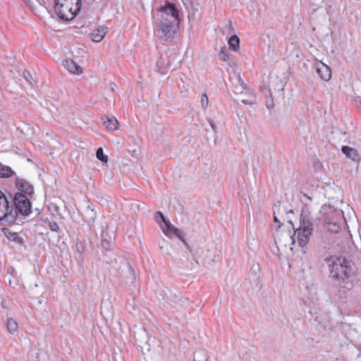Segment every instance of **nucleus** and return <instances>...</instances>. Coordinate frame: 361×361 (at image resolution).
I'll list each match as a JSON object with an SVG mask.
<instances>
[{"label":"nucleus","instance_id":"obj_1","mask_svg":"<svg viewBox=\"0 0 361 361\" xmlns=\"http://www.w3.org/2000/svg\"><path fill=\"white\" fill-rule=\"evenodd\" d=\"M352 261L345 257H336L329 266V277L334 280L339 298L345 297L353 287L355 270Z\"/></svg>","mask_w":361,"mask_h":361},{"label":"nucleus","instance_id":"obj_2","mask_svg":"<svg viewBox=\"0 0 361 361\" xmlns=\"http://www.w3.org/2000/svg\"><path fill=\"white\" fill-rule=\"evenodd\" d=\"M157 11L159 14L157 23V31L162 39L171 42L175 38L179 30V11L174 4L169 1H166Z\"/></svg>","mask_w":361,"mask_h":361},{"label":"nucleus","instance_id":"obj_3","mask_svg":"<svg viewBox=\"0 0 361 361\" xmlns=\"http://www.w3.org/2000/svg\"><path fill=\"white\" fill-rule=\"evenodd\" d=\"M107 264H109V271L110 274L125 280L126 283L135 281L136 276L134 269L126 259L121 258L118 260L114 258L113 260L108 262Z\"/></svg>","mask_w":361,"mask_h":361},{"label":"nucleus","instance_id":"obj_4","mask_svg":"<svg viewBox=\"0 0 361 361\" xmlns=\"http://www.w3.org/2000/svg\"><path fill=\"white\" fill-rule=\"evenodd\" d=\"M81 8V0H55L54 10L63 20L69 21L75 18Z\"/></svg>","mask_w":361,"mask_h":361},{"label":"nucleus","instance_id":"obj_5","mask_svg":"<svg viewBox=\"0 0 361 361\" xmlns=\"http://www.w3.org/2000/svg\"><path fill=\"white\" fill-rule=\"evenodd\" d=\"M193 259L197 265L210 266L214 262L216 249L214 247H199L193 252L190 250Z\"/></svg>","mask_w":361,"mask_h":361},{"label":"nucleus","instance_id":"obj_6","mask_svg":"<svg viewBox=\"0 0 361 361\" xmlns=\"http://www.w3.org/2000/svg\"><path fill=\"white\" fill-rule=\"evenodd\" d=\"M302 219L300 220V226L294 232V236L297 234L298 244L304 247L310 240V236L312 233V224L309 220H305L302 215Z\"/></svg>","mask_w":361,"mask_h":361},{"label":"nucleus","instance_id":"obj_7","mask_svg":"<svg viewBox=\"0 0 361 361\" xmlns=\"http://www.w3.org/2000/svg\"><path fill=\"white\" fill-rule=\"evenodd\" d=\"M15 209L23 216H28L31 212L32 204L27 197L23 192H16L13 197Z\"/></svg>","mask_w":361,"mask_h":361},{"label":"nucleus","instance_id":"obj_8","mask_svg":"<svg viewBox=\"0 0 361 361\" xmlns=\"http://www.w3.org/2000/svg\"><path fill=\"white\" fill-rule=\"evenodd\" d=\"M237 80V85L235 87V94H243L248 95L247 99H243L241 100L242 103L245 105H252L254 104H256V96L255 93L251 91L244 83L243 80H242L241 77L238 75L236 78Z\"/></svg>","mask_w":361,"mask_h":361},{"label":"nucleus","instance_id":"obj_9","mask_svg":"<svg viewBox=\"0 0 361 361\" xmlns=\"http://www.w3.org/2000/svg\"><path fill=\"white\" fill-rule=\"evenodd\" d=\"M7 204L0 202V221L3 225L11 224L14 223L17 219L16 211L10 209L9 201L7 199Z\"/></svg>","mask_w":361,"mask_h":361},{"label":"nucleus","instance_id":"obj_10","mask_svg":"<svg viewBox=\"0 0 361 361\" xmlns=\"http://www.w3.org/2000/svg\"><path fill=\"white\" fill-rule=\"evenodd\" d=\"M154 219L155 221L159 224L163 233L169 235L171 234H176L178 233V229L171 225L169 220L167 219L161 212H155L154 215Z\"/></svg>","mask_w":361,"mask_h":361},{"label":"nucleus","instance_id":"obj_11","mask_svg":"<svg viewBox=\"0 0 361 361\" xmlns=\"http://www.w3.org/2000/svg\"><path fill=\"white\" fill-rule=\"evenodd\" d=\"M273 212L274 215H278L281 216V219H282L283 221L286 220L288 224L293 226V222L290 219H289L288 218H284L285 215L293 214V209L288 210L286 207H285V205L283 203H281V202H278L273 207Z\"/></svg>","mask_w":361,"mask_h":361},{"label":"nucleus","instance_id":"obj_12","mask_svg":"<svg viewBox=\"0 0 361 361\" xmlns=\"http://www.w3.org/2000/svg\"><path fill=\"white\" fill-rule=\"evenodd\" d=\"M315 68L318 75L322 80L328 81L331 79V71L327 65L322 61H317L315 63Z\"/></svg>","mask_w":361,"mask_h":361},{"label":"nucleus","instance_id":"obj_13","mask_svg":"<svg viewBox=\"0 0 361 361\" xmlns=\"http://www.w3.org/2000/svg\"><path fill=\"white\" fill-rule=\"evenodd\" d=\"M16 185L17 188L25 193L31 195L34 193L33 186L25 179L16 178Z\"/></svg>","mask_w":361,"mask_h":361},{"label":"nucleus","instance_id":"obj_14","mask_svg":"<svg viewBox=\"0 0 361 361\" xmlns=\"http://www.w3.org/2000/svg\"><path fill=\"white\" fill-rule=\"evenodd\" d=\"M325 216H329L331 219V221H338L342 215L341 210L336 209L330 206L323 205L321 209Z\"/></svg>","mask_w":361,"mask_h":361},{"label":"nucleus","instance_id":"obj_15","mask_svg":"<svg viewBox=\"0 0 361 361\" xmlns=\"http://www.w3.org/2000/svg\"><path fill=\"white\" fill-rule=\"evenodd\" d=\"M324 226L326 230L333 233H338L341 228L339 221H331V219L329 216L324 217Z\"/></svg>","mask_w":361,"mask_h":361},{"label":"nucleus","instance_id":"obj_16","mask_svg":"<svg viewBox=\"0 0 361 361\" xmlns=\"http://www.w3.org/2000/svg\"><path fill=\"white\" fill-rule=\"evenodd\" d=\"M157 71L161 74H165L166 71L171 68V63L166 54H161L159 59L157 61Z\"/></svg>","mask_w":361,"mask_h":361},{"label":"nucleus","instance_id":"obj_17","mask_svg":"<svg viewBox=\"0 0 361 361\" xmlns=\"http://www.w3.org/2000/svg\"><path fill=\"white\" fill-rule=\"evenodd\" d=\"M63 63L65 68L71 73L80 75L82 73V68L72 59H66Z\"/></svg>","mask_w":361,"mask_h":361},{"label":"nucleus","instance_id":"obj_18","mask_svg":"<svg viewBox=\"0 0 361 361\" xmlns=\"http://www.w3.org/2000/svg\"><path fill=\"white\" fill-rule=\"evenodd\" d=\"M102 120L103 125L105 126L108 130H115L117 129L118 122L115 117L105 116L102 118Z\"/></svg>","mask_w":361,"mask_h":361},{"label":"nucleus","instance_id":"obj_19","mask_svg":"<svg viewBox=\"0 0 361 361\" xmlns=\"http://www.w3.org/2000/svg\"><path fill=\"white\" fill-rule=\"evenodd\" d=\"M106 34V27H99L93 30L92 33V39L93 42H101Z\"/></svg>","mask_w":361,"mask_h":361},{"label":"nucleus","instance_id":"obj_20","mask_svg":"<svg viewBox=\"0 0 361 361\" xmlns=\"http://www.w3.org/2000/svg\"><path fill=\"white\" fill-rule=\"evenodd\" d=\"M105 231H102L101 237H102V242H101V246L102 249L105 251L110 250L113 246L114 242L111 238H109L107 239L105 235Z\"/></svg>","mask_w":361,"mask_h":361},{"label":"nucleus","instance_id":"obj_21","mask_svg":"<svg viewBox=\"0 0 361 361\" xmlns=\"http://www.w3.org/2000/svg\"><path fill=\"white\" fill-rule=\"evenodd\" d=\"M14 171L11 167L0 164V177L9 178L14 175Z\"/></svg>","mask_w":361,"mask_h":361},{"label":"nucleus","instance_id":"obj_22","mask_svg":"<svg viewBox=\"0 0 361 361\" xmlns=\"http://www.w3.org/2000/svg\"><path fill=\"white\" fill-rule=\"evenodd\" d=\"M341 151L348 158H354L358 156L357 149L348 146H343Z\"/></svg>","mask_w":361,"mask_h":361},{"label":"nucleus","instance_id":"obj_23","mask_svg":"<svg viewBox=\"0 0 361 361\" xmlns=\"http://www.w3.org/2000/svg\"><path fill=\"white\" fill-rule=\"evenodd\" d=\"M240 39L238 36L233 35L228 40L229 48L231 50L237 51L239 48Z\"/></svg>","mask_w":361,"mask_h":361},{"label":"nucleus","instance_id":"obj_24","mask_svg":"<svg viewBox=\"0 0 361 361\" xmlns=\"http://www.w3.org/2000/svg\"><path fill=\"white\" fill-rule=\"evenodd\" d=\"M194 361H207L206 352L203 350H199L195 352Z\"/></svg>","mask_w":361,"mask_h":361},{"label":"nucleus","instance_id":"obj_25","mask_svg":"<svg viewBox=\"0 0 361 361\" xmlns=\"http://www.w3.org/2000/svg\"><path fill=\"white\" fill-rule=\"evenodd\" d=\"M6 327L10 333H13L18 330V324L12 318L8 319Z\"/></svg>","mask_w":361,"mask_h":361},{"label":"nucleus","instance_id":"obj_26","mask_svg":"<svg viewBox=\"0 0 361 361\" xmlns=\"http://www.w3.org/2000/svg\"><path fill=\"white\" fill-rule=\"evenodd\" d=\"M7 237L10 240L16 242L20 245H23V239L20 237L17 233H9Z\"/></svg>","mask_w":361,"mask_h":361},{"label":"nucleus","instance_id":"obj_27","mask_svg":"<svg viewBox=\"0 0 361 361\" xmlns=\"http://www.w3.org/2000/svg\"><path fill=\"white\" fill-rule=\"evenodd\" d=\"M86 221H94L96 218V214L94 212V210L90 208V206L87 207L86 209Z\"/></svg>","mask_w":361,"mask_h":361},{"label":"nucleus","instance_id":"obj_28","mask_svg":"<svg viewBox=\"0 0 361 361\" xmlns=\"http://www.w3.org/2000/svg\"><path fill=\"white\" fill-rule=\"evenodd\" d=\"M184 4L187 9H189V8H190L194 11H198L199 4L197 3H194L190 0H186V1L184 2Z\"/></svg>","mask_w":361,"mask_h":361},{"label":"nucleus","instance_id":"obj_29","mask_svg":"<svg viewBox=\"0 0 361 361\" xmlns=\"http://www.w3.org/2000/svg\"><path fill=\"white\" fill-rule=\"evenodd\" d=\"M23 77L30 84L35 82V80L31 75V73L27 71H24L23 72Z\"/></svg>","mask_w":361,"mask_h":361},{"label":"nucleus","instance_id":"obj_30","mask_svg":"<svg viewBox=\"0 0 361 361\" xmlns=\"http://www.w3.org/2000/svg\"><path fill=\"white\" fill-rule=\"evenodd\" d=\"M201 104L203 109H206L208 106L209 104V99L207 95L204 93L202 94L201 97Z\"/></svg>","mask_w":361,"mask_h":361},{"label":"nucleus","instance_id":"obj_31","mask_svg":"<svg viewBox=\"0 0 361 361\" xmlns=\"http://www.w3.org/2000/svg\"><path fill=\"white\" fill-rule=\"evenodd\" d=\"M48 226L49 229L52 231L58 232L59 231V226L58 224L55 221H49L48 223Z\"/></svg>","mask_w":361,"mask_h":361},{"label":"nucleus","instance_id":"obj_32","mask_svg":"<svg viewBox=\"0 0 361 361\" xmlns=\"http://www.w3.org/2000/svg\"><path fill=\"white\" fill-rule=\"evenodd\" d=\"M219 57L221 60L224 61H226L228 60V56L226 53V51L224 49H221L219 53Z\"/></svg>","mask_w":361,"mask_h":361},{"label":"nucleus","instance_id":"obj_33","mask_svg":"<svg viewBox=\"0 0 361 361\" xmlns=\"http://www.w3.org/2000/svg\"><path fill=\"white\" fill-rule=\"evenodd\" d=\"M96 158H109L107 155L104 154L103 148L99 147L96 151Z\"/></svg>","mask_w":361,"mask_h":361},{"label":"nucleus","instance_id":"obj_34","mask_svg":"<svg viewBox=\"0 0 361 361\" xmlns=\"http://www.w3.org/2000/svg\"><path fill=\"white\" fill-rule=\"evenodd\" d=\"M280 218H281V216H279L278 215H274V222L279 224V225L277 226L278 228H280L282 226V225H283V224L280 221Z\"/></svg>","mask_w":361,"mask_h":361},{"label":"nucleus","instance_id":"obj_35","mask_svg":"<svg viewBox=\"0 0 361 361\" xmlns=\"http://www.w3.org/2000/svg\"><path fill=\"white\" fill-rule=\"evenodd\" d=\"M7 197L0 190V202L7 204Z\"/></svg>","mask_w":361,"mask_h":361},{"label":"nucleus","instance_id":"obj_36","mask_svg":"<svg viewBox=\"0 0 361 361\" xmlns=\"http://www.w3.org/2000/svg\"><path fill=\"white\" fill-rule=\"evenodd\" d=\"M322 167V164L320 163L319 161H316L314 164V168L315 170H320Z\"/></svg>","mask_w":361,"mask_h":361},{"label":"nucleus","instance_id":"obj_37","mask_svg":"<svg viewBox=\"0 0 361 361\" xmlns=\"http://www.w3.org/2000/svg\"><path fill=\"white\" fill-rule=\"evenodd\" d=\"M266 105H267V107L268 109H271L274 107V102L272 99L269 100V101H267L266 102Z\"/></svg>","mask_w":361,"mask_h":361},{"label":"nucleus","instance_id":"obj_38","mask_svg":"<svg viewBox=\"0 0 361 361\" xmlns=\"http://www.w3.org/2000/svg\"><path fill=\"white\" fill-rule=\"evenodd\" d=\"M209 123H210V126L212 128V130L216 133V126L214 125V123L212 121H209Z\"/></svg>","mask_w":361,"mask_h":361},{"label":"nucleus","instance_id":"obj_39","mask_svg":"<svg viewBox=\"0 0 361 361\" xmlns=\"http://www.w3.org/2000/svg\"><path fill=\"white\" fill-rule=\"evenodd\" d=\"M133 157L138 156L139 153H140V150L139 149H133Z\"/></svg>","mask_w":361,"mask_h":361},{"label":"nucleus","instance_id":"obj_40","mask_svg":"<svg viewBox=\"0 0 361 361\" xmlns=\"http://www.w3.org/2000/svg\"><path fill=\"white\" fill-rule=\"evenodd\" d=\"M101 161H102L104 164H106L109 161V159H99Z\"/></svg>","mask_w":361,"mask_h":361},{"label":"nucleus","instance_id":"obj_41","mask_svg":"<svg viewBox=\"0 0 361 361\" xmlns=\"http://www.w3.org/2000/svg\"><path fill=\"white\" fill-rule=\"evenodd\" d=\"M291 240H292V243L293 244L295 243V238H294V236H290Z\"/></svg>","mask_w":361,"mask_h":361},{"label":"nucleus","instance_id":"obj_42","mask_svg":"<svg viewBox=\"0 0 361 361\" xmlns=\"http://www.w3.org/2000/svg\"><path fill=\"white\" fill-rule=\"evenodd\" d=\"M80 249H81V247H78V245H77V250H78V251L80 252Z\"/></svg>","mask_w":361,"mask_h":361},{"label":"nucleus","instance_id":"obj_43","mask_svg":"<svg viewBox=\"0 0 361 361\" xmlns=\"http://www.w3.org/2000/svg\"><path fill=\"white\" fill-rule=\"evenodd\" d=\"M80 249H81V247H78V245H77V250H78V251L80 252Z\"/></svg>","mask_w":361,"mask_h":361},{"label":"nucleus","instance_id":"obj_44","mask_svg":"<svg viewBox=\"0 0 361 361\" xmlns=\"http://www.w3.org/2000/svg\"><path fill=\"white\" fill-rule=\"evenodd\" d=\"M331 259H332V257H331L330 258H326V261H330Z\"/></svg>","mask_w":361,"mask_h":361},{"label":"nucleus","instance_id":"obj_45","mask_svg":"<svg viewBox=\"0 0 361 361\" xmlns=\"http://www.w3.org/2000/svg\"><path fill=\"white\" fill-rule=\"evenodd\" d=\"M304 196L307 197L309 200H311V197H310L309 196H307L306 194H304Z\"/></svg>","mask_w":361,"mask_h":361},{"label":"nucleus","instance_id":"obj_46","mask_svg":"<svg viewBox=\"0 0 361 361\" xmlns=\"http://www.w3.org/2000/svg\"><path fill=\"white\" fill-rule=\"evenodd\" d=\"M231 25H232V22H231V20H229V26L231 27Z\"/></svg>","mask_w":361,"mask_h":361},{"label":"nucleus","instance_id":"obj_47","mask_svg":"<svg viewBox=\"0 0 361 361\" xmlns=\"http://www.w3.org/2000/svg\"><path fill=\"white\" fill-rule=\"evenodd\" d=\"M352 161H355V164H357V159H352Z\"/></svg>","mask_w":361,"mask_h":361}]
</instances>
